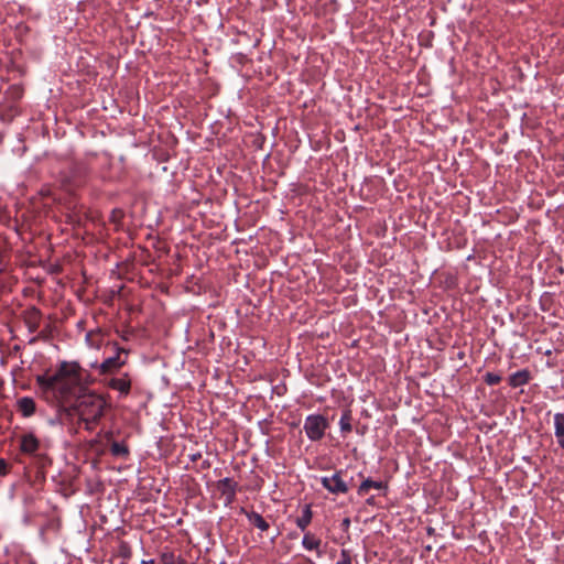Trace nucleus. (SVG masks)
I'll use <instances>...</instances> for the list:
<instances>
[{"label":"nucleus","instance_id":"dca6fc26","mask_svg":"<svg viewBox=\"0 0 564 564\" xmlns=\"http://www.w3.org/2000/svg\"><path fill=\"white\" fill-rule=\"evenodd\" d=\"M322 541L321 539L316 538L314 534H312L311 532H306L302 539V545L305 550L307 551H314L316 550L317 551V555L321 556L322 553L318 551L319 549V545H321Z\"/></svg>","mask_w":564,"mask_h":564},{"label":"nucleus","instance_id":"9d476101","mask_svg":"<svg viewBox=\"0 0 564 564\" xmlns=\"http://www.w3.org/2000/svg\"><path fill=\"white\" fill-rule=\"evenodd\" d=\"M370 489L382 490L383 495L386 496L388 492V489H389V485L387 481L373 480L371 478H366L361 481V484L357 488V494L362 497V496H366Z\"/></svg>","mask_w":564,"mask_h":564},{"label":"nucleus","instance_id":"5701e85b","mask_svg":"<svg viewBox=\"0 0 564 564\" xmlns=\"http://www.w3.org/2000/svg\"><path fill=\"white\" fill-rule=\"evenodd\" d=\"M484 381L488 386H496V384H498L501 381V376L498 375V373H495V372H487L484 376Z\"/></svg>","mask_w":564,"mask_h":564},{"label":"nucleus","instance_id":"aec40b11","mask_svg":"<svg viewBox=\"0 0 564 564\" xmlns=\"http://www.w3.org/2000/svg\"><path fill=\"white\" fill-rule=\"evenodd\" d=\"M117 554L119 557L123 560L122 564H127V561L130 560L132 556V549L130 544L126 541H120Z\"/></svg>","mask_w":564,"mask_h":564},{"label":"nucleus","instance_id":"1a4fd4ad","mask_svg":"<svg viewBox=\"0 0 564 564\" xmlns=\"http://www.w3.org/2000/svg\"><path fill=\"white\" fill-rule=\"evenodd\" d=\"M56 410V422L65 424L73 421L74 415H77V409H75V401L73 402H57Z\"/></svg>","mask_w":564,"mask_h":564},{"label":"nucleus","instance_id":"6e6552de","mask_svg":"<svg viewBox=\"0 0 564 564\" xmlns=\"http://www.w3.org/2000/svg\"><path fill=\"white\" fill-rule=\"evenodd\" d=\"M107 387L119 393V398H126L131 392L132 380L128 372L122 373L120 377H111L106 382Z\"/></svg>","mask_w":564,"mask_h":564},{"label":"nucleus","instance_id":"ddd939ff","mask_svg":"<svg viewBox=\"0 0 564 564\" xmlns=\"http://www.w3.org/2000/svg\"><path fill=\"white\" fill-rule=\"evenodd\" d=\"M554 420V435L556 437L557 445L564 451V413H555Z\"/></svg>","mask_w":564,"mask_h":564},{"label":"nucleus","instance_id":"0eeeda50","mask_svg":"<svg viewBox=\"0 0 564 564\" xmlns=\"http://www.w3.org/2000/svg\"><path fill=\"white\" fill-rule=\"evenodd\" d=\"M216 489L225 498V506H231L236 500L239 485L232 478L226 477L216 482Z\"/></svg>","mask_w":564,"mask_h":564},{"label":"nucleus","instance_id":"20e7f679","mask_svg":"<svg viewBox=\"0 0 564 564\" xmlns=\"http://www.w3.org/2000/svg\"><path fill=\"white\" fill-rule=\"evenodd\" d=\"M41 442L35 436L34 433L29 432L21 436L20 438V451L24 455H29L33 457L37 464L41 466H45L48 462V457L46 454L41 453Z\"/></svg>","mask_w":564,"mask_h":564},{"label":"nucleus","instance_id":"39448f33","mask_svg":"<svg viewBox=\"0 0 564 564\" xmlns=\"http://www.w3.org/2000/svg\"><path fill=\"white\" fill-rule=\"evenodd\" d=\"M329 424L327 419L322 414H310L306 416L304 421V431L308 440L316 442L321 441L325 431L328 429Z\"/></svg>","mask_w":564,"mask_h":564},{"label":"nucleus","instance_id":"bb28decb","mask_svg":"<svg viewBox=\"0 0 564 564\" xmlns=\"http://www.w3.org/2000/svg\"><path fill=\"white\" fill-rule=\"evenodd\" d=\"M366 503L369 505V506H373L375 505V497L371 496V497L367 498Z\"/></svg>","mask_w":564,"mask_h":564},{"label":"nucleus","instance_id":"423d86ee","mask_svg":"<svg viewBox=\"0 0 564 564\" xmlns=\"http://www.w3.org/2000/svg\"><path fill=\"white\" fill-rule=\"evenodd\" d=\"M344 471L337 470L332 476L321 478V484L328 492L333 495H344L349 491V485L343 478Z\"/></svg>","mask_w":564,"mask_h":564},{"label":"nucleus","instance_id":"f257e3e1","mask_svg":"<svg viewBox=\"0 0 564 564\" xmlns=\"http://www.w3.org/2000/svg\"><path fill=\"white\" fill-rule=\"evenodd\" d=\"M85 370L77 361H61L54 372L50 370L35 377L39 393L47 402H72L82 389Z\"/></svg>","mask_w":564,"mask_h":564},{"label":"nucleus","instance_id":"2eb2a0df","mask_svg":"<svg viewBox=\"0 0 564 564\" xmlns=\"http://www.w3.org/2000/svg\"><path fill=\"white\" fill-rule=\"evenodd\" d=\"M242 511L246 513V517L251 525L259 529L261 532H265L269 530V522L258 512L256 511Z\"/></svg>","mask_w":564,"mask_h":564},{"label":"nucleus","instance_id":"6ab92c4d","mask_svg":"<svg viewBox=\"0 0 564 564\" xmlns=\"http://www.w3.org/2000/svg\"><path fill=\"white\" fill-rule=\"evenodd\" d=\"M110 453L115 457H127L129 455V448L124 442H112Z\"/></svg>","mask_w":564,"mask_h":564},{"label":"nucleus","instance_id":"9b49d317","mask_svg":"<svg viewBox=\"0 0 564 564\" xmlns=\"http://www.w3.org/2000/svg\"><path fill=\"white\" fill-rule=\"evenodd\" d=\"M41 319V311L35 306L29 307L23 312V321L31 333H34L39 329Z\"/></svg>","mask_w":564,"mask_h":564},{"label":"nucleus","instance_id":"c85d7f7f","mask_svg":"<svg viewBox=\"0 0 564 564\" xmlns=\"http://www.w3.org/2000/svg\"><path fill=\"white\" fill-rule=\"evenodd\" d=\"M141 564H154V560H143Z\"/></svg>","mask_w":564,"mask_h":564},{"label":"nucleus","instance_id":"412c9836","mask_svg":"<svg viewBox=\"0 0 564 564\" xmlns=\"http://www.w3.org/2000/svg\"><path fill=\"white\" fill-rule=\"evenodd\" d=\"M163 564H187L184 558L176 556L173 552H165L161 554Z\"/></svg>","mask_w":564,"mask_h":564},{"label":"nucleus","instance_id":"f3484780","mask_svg":"<svg viewBox=\"0 0 564 564\" xmlns=\"http://www.w3.org/2000/svg\"><path fill=\"white\" fill-rule=\"evenodd\" d=\"M312 518H313V512L311 509V505H305L302 510L301 517H299L296 519L297 528L301 529L302 531H305L306 528L310 525Z\"/></svg>","mask_w":564,"mask_h":564},{"label":"nucleus","instance_id":"b1692460","mask_svg":"<svg viewBox=\"0 0 564 564\" xmlns=\"http://www.w3.org/2000/svg\"><path fill=\"white\" fill-rule=\"evenodd\" d=\"M351 562L350 551L343 549L339 554V560L335 564H351Z\"/></svg>","mask_w":564,"mask_h":564},{"label":"nucleus","instance_id":"c756f323","mask_svg":"<svg viewBox=\"0 0 564 564\" xmlns=\"http://www.w3.org/2000/svg\"><path fill=\"white\" fill-rule=\"evenodd\" d=\"M343 524L348 528L350 524V520L348 518L344 519Z\"/></svg>","mask_w":564,"mask_h":564},{"label":"nucleus","instance_id":"4be33fe9","mask_svg":"<svg viewBox=\"0 0 564 564\" xmlns=\"http://www.w3.org/2000/svg\"><path fill=\"white\" fill-rule=\"evenodd\" d=\"M101 340H102L101 335L98 332L97 333L88 332L86 334V343L91 348H99L101 345Z\"/></svg>","mask_w":564,"mask_h":564},{"label":"nucleus","instance_id":"7ed1b4c3","mask_svg":"<svg viewBox=\"0 0 564 564\" xmlns=\"http://www.w3.org/2000/svg\"><path fill=\"white\" fill-rule=\"evenodd\" d=\"M115 355L106 358L98 367L100 375H112L120 370L128 362L129 350L112 344Z\"/></svg>","mask_w":564,"mask_h":564},{"label":"nucleus","instance_id":"f03ea898","mask_svg":"<svg viewBox=\"0 0 564 564\" xmlns=\"http://www.w3.org/2000/svg\"><path fill=\"white\" fill-rule=\"evenodd\" d=\"M74 401L79 421L85 423L86 430H94L102 419L108 406L106 399L94 391L80 389Z\"/></svg>","mask_w":564,"mask_h":564},{"label":"nucleus","instance_id":"a211bd4d","mask_svg":"<svg viewBox=\"0 0 564 564\" xmlns=\"http://www.w3.org/2000/svg\"><path fill=\"white\" fill-rule=\"evenodd\" d=\"M352 415L350 410H345L341 413L340 420H339V429L343 434H348L352 430L351 425Z\"/></svg>","mask_w":564,"mask_h":564},{"label":"nucleus","instance_id":"393cba45","mask_svg":"<svg viewBox=\"0 0 564 564\" xmlns=\"http://www.w3.org/2000/svg\"><path fill=\"white\" fill-rule=\"evenodd\" d=\"M7 473H8V463L3 458H0V475L4 476V475H7Z\"/></svg>","mask_w":564,"mask_h":564},{"label":"nucleus","instance_id":"cd10ccee","mask_svg":"<svg viewBox=\"0 0 564 564\" xmlns=\"http://www.w3.org/2000/svg\"><path fill=\"white\" fill-rule=\"evenodd\" d=\"M209 467H210V463L207 459L203 460L202 468L206 469V468H209Z\"/></svg>","mask_w":564,"mask_h":564},{"label":"nucleus","instance_id":"f8f14e48","mask_svg":"<svg viewBox=\"0 0 564 564\" xmlns=\"http://www.w3.org/2000/svg\"><path fill=\"white\" fill-rule=\"evenodd\" d=\"M17 409L23 417H30L35 413L36 404L31 397H22L17 401Z\"/></svg>","mask_w":564,"mask_h":564},{"label":"nucleus","instance_id":"a878e982","mask_svg":"<svg viewBox=\"0 0 564 564\" xmlns=\"http://www.w3.org/2000/svg\"><path fill=\"white\" fill-rule=\"evenodd\" d=\"M200 457H202V454H200V453H196V454L191 455V460H192V462H196V460H198Z\"/></svg>","mask_w":564,"mask_h":564},{"label":"nucleus","instance_id":"4468645a","mask_svg":"<svg viewBox=\"0 0 564 564\" xmlns=\"http://www.w3.org/2000/svg\"><path fill=\"white\" fill-rule=\"evenodd\" d=\"M531 380V372L528 369L519 370L509 377V386L512 388H519L525 386Z\"/></svg>","mask_w":564,"mask_h":564}]
</instances>
